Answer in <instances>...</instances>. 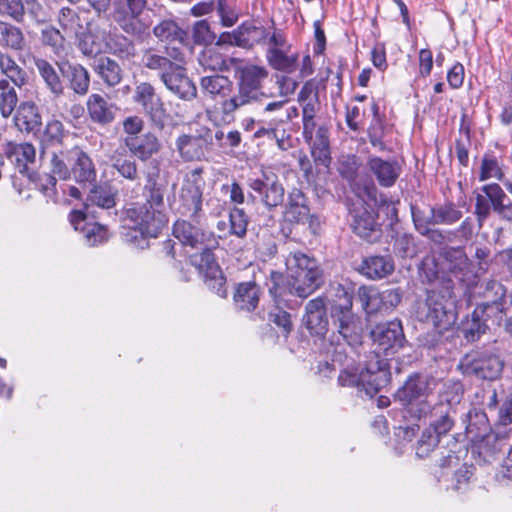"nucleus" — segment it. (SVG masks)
Wrapping results in <instances>:
<instances>
[{"label": "nucleus", "instance_id": "obj_45", "mask_svg": "<svg viewBox=\"0 0 512 512\" xmlns=\"http://www.w3.org/2000/svg\"><path fill=\"white\" fill-rule=\"evenodd\" d=\"M34 63L49 91L56 97L61 96L64 87L54 67L42 58H35Z\"/></svg>", "mask_w": 512, "mask_h": 512}, {"label": "nucleus", "instance_id": "obj_6", "mask_svg": "<svg viewBox=\"0 0 512 512\" xmlns=\"http://www.w3.org/2000/svg\"><path fill=\"white\" fill-rule=\"evenodd\" d=\"M432 291L428 294L424 306L419 312L422 321L431 324L439 333L448 330L456 321L454 301Z\"/></svg>", "mask_w": 512, "mask_h": 512}, {"label": "nucleus", "instance_id": "obj_56", "mask_svg": "<svg viewBox=\"0 0 512 512\" xmlns=\"http://www.w3.org/2000/svg\"><path fill=\"white\" fill-rule=\"evenodd\" d=\"M481 191L489 199L493 211L500 217L508 201L504 190L497 183H492L484 185Z\"/></svg>", "mask_w": 512, "mask_h": 512}, {"label": "nucleus", "instance_id": "obj_13", "mask_svg": "<svg viewBox=\"0 0 512 512\" xmlns=\"http://www.w3.org/2000/svg\"><path fill=\"white\" fill-rule=\"evenodd\" d=\"M202 169L189 172L181 187L180 198L183 203V214L197 217L202 207Z\"/></svg>", "mask_w": 512, "mask_h": 512}, {"label": "nucleus", "instance_id": "obj_26", "mask_svg": "<svg viewBox=\"0 0 512 512\" xmlns=\"http://www.w3.org/2000/svg\"><path fill=\"white\" fill-rule=\"evenodd\" d=\"M217 246V239L215 237L210 238L206 243L195 248L200 252L193 253L189 256L190 263L199 271V273L204 274L205 276L219 274L220 269L212 252V250Z\"/></svg>", "mask_w": 512, "mask_h": 512}, {"label": "nucleus", "instance_id": "obj_8", "mask_svg": "<svg viewBox=\"0 0 512 512\" xmlns=\"http://www.w3.org/2000/svg\"><path fill=\"white\" fill-rule=\"evenodd\" d=\"M126 218L133 223V229L145 238H155L166 225V216L159 209L149 205L135 204L126 210Z\"/></svg>", "mask_w": 512, "mask_h": 512}, {"label": "nucleus", "instance_id": "obj_18", "mask_svg": "<svg viewBox=\"0 0 512 512\" xmlns=\"http://www.w3.org/2000/svg\"><path fill=\"white\" fill-rule=\"evenodd\" d=\"M326 311V303L323 297H316L307 302L302 321L312 336L324 338L327 334L329 321Z\"/></svg>", "mask_w": 512, "mask_h": 512}, {"label": "nucleus", "instance_id": "obj_25", "mask_svg": "<svg viewBox=\"0 0 512 512\" xmlns=\"http://www.w3.org/2000/svg\"><path fill=\"white\" fill-rule=\"evenodd\" d=\"M463 393V385L460 382L448 380L442 383L438 392V400L432 403V414L437 415L438 410H450L451 413H455L457 406L461 403Z\"/></svg>", "mask_w": 512, "mask_h": 512}, {"label": "nucleus", "instance_id": "obj_48", "mask_svg": "<svg viewBox=\"0 0 512 512\" xmlns=\"http://www.w3.org/2000/svg\"><path fill=\"white\" fill-rule=\"evenodd\" d=\"M502 439L494 432H489L487 436L481 437L479 441L472 442L474 452L483 459L484 462H491L502 449Z\"/></svg>", "mask_w": 512, "mask_h": 512}, {"label": "nucleus", "instance_id": "obj_61", "mask_svg": "<svg viewBox=\"0 0 512 512\" xmlns=\"http://www.w3.org/2000/svg\"><path fill=\"white\" fill-rule=\"evenodd\" d=\"M491 178H495L499 181H502L503 183L508 181L504 179V174L496 158L489 155H485L481 162L479 180L486 181Z\"/></svg>", "mask_w": 512, "mask_h": 512}, {"label": "nucleus", "instance_id": "obj_1", "mask_svg": "<svg viewBox=\"0 0 512 512\" xmlns=\"http://www.w3.org/2000/svg\"><path fill=\"white\" fill-rule=\"evenodd\" d=\"M344 177L350 181V187L359 199V205H354L350 209L352 216L351 227L353 231L363 239L372 241L379 232V226L376 222V214L372 206L378 205V189L371 181L361 183L354 178L353 171L343 173Z\"/></svg>", "mask_w": 512, "mask_h": 512}, {"label": "nucleus", "instance_id": "obj_17", "mask_svg": "<svg viewBox=\"0 0 512 512\" xmlns=\"http://www.w3.org/2000/svg\"><path fill=\"white\" fill-rule=\"evenodd\" d=\"M162 83L168 91L184 101L197 97V88L187 76L186 68L181 64L175 66L169 73L162 75Z\"/></svg>", "mask_w": 512, "mask_h": 512}, {"label": "nucleus", "instance_id": "obj_44", "mask_svg": "<svg viewBox=\"0 0 512 512\" xmlns=\"http://www.w3.org/2000/svg\"><path fill=\"white\" fill-rule=\"evenodd\" d=\"M445 267L460 280L469 270V259L462 248H447L444 251Z\"/></svg>", "mask_w": 512, "mask_h": 512}, {"label": "nucleus", "instance_id": "obj_46", "mask_svg": "<svg viewBox=\"0 0 512 512\" xmlns=\"http://www.w3.org/2000/svg\"><path fill=\"white\" fill-rule=\"evenodd\" d=\"M0 71L6 79L19 88L27 83V72L7 53L0 52Z\"/></svg>", "mask_w": 512, "mask_h": 512}, {"label": "nucleus", "instance_id": "obj_55", "mask_svg": "<svg viewBox=\"0 0 512 512\" xmlns=\"http://www.w3.org/2000/svg\"><path fill=\"white\" fill-rule=\"evenodd\" d=\"M58 23L68 36H76L82 29L81 19L71 8L63 7L58 15Z\"/></svg>", "mask_w": 512, "mask_h": 512}, {"label": "nucleus", "instance_id": "obj_42", "mask_svg": "<svg viewBox=\"0 0 512 512\" xmlns=\"http://www.w3.org/2000/svg\"><path fill=\"white\" fill-rule=\"evenodd\" d=\"M64 138V126L61 121L52 119L47 122L40 136V159H44L48 150L61 144Z\"/></svg>", "mask_w": 512, "mask_h": 512}, {"label": "nucleus", "instance_id": "obj_38", "mask_svg": "<svg viewBox=\"0 0 512 512\" xmlns=\"http://www.w3.org/2000/svg\"><path fill=\"white\" fill-rule=\"evenodd\" d=\"M94 71L108 87L118 85L123 78V70L118 62L106 56L96 61Z\"/></svg>", "mask_w": 512, "mask_h": 512}, {"label": "nucleus", "instance_id": "obj_10", "mask_svg": "<svg viewBox=\"0 0 512 512\" xmlns=\"http://www.w3.org/2000/svg\"><path fill=\"white\" fill-rule=\"evenodd\" d=\"M283 218L290 224H308L313 233H316L321 226L320 218L311 213L308 199L299 188L289 191L287 202L284 205Z\"/></svg>", "mask_w": 512, "mask_h": 512}, {"label": "nucleus", "instance_id": "obj_43", "mask_svg": "<svg viewBox=\"0 0 512 512\" xmlns=\"http://www.w3.org/2000/svg\"><path fill=\"white\" fill-rule=\"evenodd\" d=\"M118 190L109 182L95 185L89 193L88 200L103 209H111L116 205Z\"/></svg>", "mask_w": 512, "mask_h": 512}, {"label": "nucleus", "instance_id": "obj_50", "mask_svg": "<svg viewBox=\"0 0 512 512\" xmlns=\"http://www.w3.org/2000/svg\"><path fill=\"white\" fill-rule=\"evenodd\" d=\"M142 64L150 70L157 71L162 80V75L169 73L178 64L164 55L154 53L151 49H147L142 56Z\"/></svg>", "mask_w": 512, "mask_h": 512}, {"label": "nucleus", "instance_id": "obj_24", "mask_svg": "<svg viewBox=\"0 0 512 512\" xmlns=\"http://www.w3.org/2000/svg\"><path fill=\"white\" fill-rule=\"evenodd\" d=\"M234 83L228 77L221 74L204 76L200 79V90L204 97L222 101L229 99L233 91Z\"/></svg>", "mask_w": 512, "mask_h": 512}, {"label": "nucleus", "instance_id": "obj_33", "mask_svg": "<svg viewBox=\"0 0 512 512\" xmlns=\"http://www.w3.org/2000/svg\"><path fill=\"white\" fill-rule=\"evenodd\" d=\"M173 235L184 246H189L193 249L198 248L199 245H203V243H206L210 238H214L212 233L202 231L185 220L175 222Z\"/></svg>", "mask_w": 512, "mask_h": 512}, {"label": "nucleus", "instance_id": "obj_16", "mask_svg": "<svg viewBox=\"0 0 512 512\" xmlns=\"http://www.w3.org/2000/svg\"><path fill=\"white\" fill-rule=\"evenodd\" d=\"M361 378L360 391L363 390L368 396L373 397L389 382L387 364L375 357L365 368H361Z\"/></svg>", "mask_w": 512, "mask_h": 512}, {"label": "nucleus", "instance_id": "obj_41", "mask_svg": "<svg viewBox=\"0 0 512 512\" xmlns=\"http://www.w3.org/2000/svg\"><path fill=\"white\" fill-rule=\"evenodd\" d=\"M466 437L472 442L479 441L492 431L488 417L481 410H471L467 414Z\"/></svg>", "mask_w": 512, "mask_h": 512}, {"label": "nucleus", "instance_id": "obj_12", "mask_svg": "<svg viewBox=\"0 0 512 512\" xmlns=\"http://www.w3.org/2000/svg\"><path fill=\"white\" fill-rule=\"evenodd\" d=\"M371 337L377 354L391 356L404 346L405 336L401 322L398 320L378 324Z\"/></svg>", "mask_w": 512, "mask_h": 512}, {"label": "nucleus", "instance_id": "obj_37", "mask_svg": "<svg viewBox=\"0 0 512 512\" xmlns=\"http://www.w3.org/2000/svg\"><path fill=\"white\" fill-rule=\"evenodd\" d=\"M266 59L273 69L291 74L298 68V53H291L290 50H267Z\"/></svg>", "mask_w": 512, "mask_h": 512}, {"label": "nucleus", "instance_id": "obj_11", "mask_svg": "<svg viewBox=\"0 0 512 512\" xmlns=\"http://www.w3.org/2000/svg\"><path fill=\"white\" fill-rule=\"evenodd\" d=\"M248 185L259 195L261 203L268 210H274L284 204L285 188L275 173L264 171L260 178L249 179Z\"/></svg>", "mask_w": 512, "mask_h": 512}, {"label": "nucleus", "instance_id": "obj_30", "mask_svg": "<svg viewBox=\"0 0 512 512\" xmlns=\"http://www.w3.org/2000/svg\"><path fill=\"white\" fill-rule=\"evenodd\" d=\"M67 162L72 163L70 149L53 150L51 152L50 170L52 175H47V184L42 185V189L45 192H47L50 187L53 188L56 185V177L61 180L71 178V167L68 166Z\"/></svg>", "mask_w": 512, "mask_h": 512}, {"label": "nucleus", "instance_id": "obj_9", "mask_svg": "<svg viewBox=\"0 0 512 512\" xmlns=\"http://www.w3.org/2000/svg\"><path fill=\"white\" fill-rule=\"evenodd\" d=\"M133 101L138 104L151 123L162 129L168 117L165 104L154 86L148 82H141L135 86Z\"/></svg>", "mask_w": 512, "mask_h": 512}, {"label": "nucleus", "instance_id": "obj_51", "mask_svg": "<svg viewBox=\"0 0 512 512\" xmlns=\"http://www.w3.org/2000/svg\"><path fill=\"white\" fill-rule=\"evenodd\" d=\"M113 168L125 179L130 181L139 180L138 165L135 160L127 158L123 153L115 151L111 157Z\"/></svg>", "mask_w": 512, "mask_h": 512}, {"label": "nucleus", "instance_id": "obj_4", "mask_svg": "<svg viewBox=\"0 0 512 512\" xmlns=\"http://www.w3.org/2000/svg\"><path fill=\"white\" fill-rule=\"evenodd\" d=\"M337 300L330 308L333 326L337 333L350 346L361 344L363 336V323L361 318L353 310V295L342 285L336 288Z\"/></svg>", "mask_w": 512, "mask_h": 512}, {"label": "nucleus", "instance_id": "obj_22", "mask_svg": "<svg viewBox=\"0 0 512 512\" xmlns=\"http://www.w3.org/2000/svg\"><path fill=\"white\" fill-rule=\"evenodd\" d=\"M70 222L75 230L83 233L88 246L103 244L109 238L108 230L105 226L98 223H86V215L80 210H74L70 213Z\"/></svg>", "mask_w": 512, "mask_h": 512}, {"label": "nucleus", "instance_id": "obj_36", "mask_svg": "<svg viewBox=\"0 0 512 512\" xmlns=\"http://www.w3.org/2000/svg\"><path fill=\"white\" fill-rule=\"evenodd\" d=\"M236 86L237 92L229 99L221 102V111L225 116H232L236 110L258 100L260 91L249 88L237 81Z\"/></svg>", "mask_w": 512, "mask_h": 512}, {"label": "nucleus", "instance_id": "obj_15", "mask_svg": "<svg viewBox=\"0 0 512 512\" xmlns=\"http://www.w3.org/2000/svg\"><path fill=\"white\" fill-rule=\"evenodd\" d=\"M212 139L211 131L205 128L197 135H180L176 140V148L184 161H199L204 158Z\"/></svg>", "mask_w": 512, "mask_h": 512}, {"label": "nucleus", "instance_id": "obj_34", "mask_svg": "<svg viewBox=\"0 0 512 512\" xmlns=\"http://www.w3.org/2000/svg\"><path fill=\"white\" fill-rule=\"evenodd\" d=\"M236 81L260 91L262 82L268 77V71L263 66L253 64L244 65L238 58V63L233 67Z\"/></svg>", "mask_w": 512, "mask_h": 512}, {"label": "nucleus", "instance_id": "obj_23", "mask_svg": "<svg viewBox=\"0 0 512 512\" xmlns=\"http://www.w3.org/2000/svg\"><path fill=\"white\" fill-rule=\"evenodd\" d=\"M71 178L78 183H92L96 179V169L92 159L78 146L70 149Z\"/></svg>", "mask_w": 512, "mask_h": 512}, {"label": "nucleus", "instance_id": "obj_57", "mask_svg": "<svg viewBox=\"0 0 512 512\" xmlns=\"http://www.w3.org/2000/svg\"><path fill=\"white\" fill-rule=\"evenodd\" d=\"M411 214L415 229L420 234L427 232V230H429L431 226L437 225L433 207H428L427 209H420L415 205H411Z\"/></svg>", "mask_w": 512, "mask_h": 512}, {"label": "nucleus", "instance_id": "obj_27", "mask_svg": "<svg viewBox=\"0 0 512 512\" xmlns=\"http://www.w3.org/2000/svg\"><path fill=\"white\" fill-rule=\"evenodd\" d=\"M394 260L390 255H373L362 260L359 272L372 280L383 279L394 272Z\"/></svg>", "mask_w": 512, "mask_h": 512}, {"label": "nucleus", "instance_id": "obj_39", "mask_svg": "<svg viewBox=\"0 0 512 512\" xmlns=\"http://www.w3.org/2000/svg\"><path fill=\"white\" fill-rule=\"evenodd\" d=\"M107 51L123 60H130L136 55L135 43L123 33L109 34L105 40Z\"/></svg>", "mask_w": 512, "mask_h": 512}, {"label": "nucleus", "instance_id": "obj_5", "mask_svg": "<svg viewBox=\"0 0 512 512\" xmlns=\"http://www.w3.org/2000/svg\"><path fill=\"white\" fill-rule=\"evenodd\" d=\"M148 0H119L114 4L113 19L121 31L134 38H144L153 23Z\"/></svg>", "mask_w": 512, "mask_h": 512}, {"label": "nucleus", "instance_id": "obj_62", "mask_svg": "<svg viewBox=\"0 0 512 512\" xmlns=\"http://www.w3.org/2000/svg\"><path fill=\"white\" fill-rule=\"evenodd\" d=\"M363 309L367 313L375 312L380 307V294L373 287L361 286L357 292Z\"/></svg>", "mask_w": 512, "mask_h": 512}, {"label": "nucleus", "instance_id": "obj_60", "mask_svg": "<svg viewBox=\"0 0 512 512\" xmlns=\"http://www.w3.org/2000/svg\"><path fill=\"white\" fill-rule=\"evenodd\" d=\"M41 40L43 45L49 46L56 55L65 52V38L56 28L51 26L43 29Z\"/></svg>", "mask_w": 512, "mask_h": 512}, {"label": "nucleus", "instance_id": "obj_53", "mask_svg": "<svg viewBox=\"0 0 512 512\" xmlns=\"http://www.w3.org/2000/svg\"><path fill=\"white\" fill-rule=\"evenodd\" d=\"M1 45L15 51H22L25 47V38L20 28L0 23Z\"/></svg>", "mask_w": 512, "mask_h": 512}, {"label": "nucleus", "instance_id": "obj_20", "mask_svg": "<svg viewBox=\"0 0 512 512\" xmlns=\"http://www.w3.org/2000/svg\"><path fill=\"white\" fill-rule=\"evenodd\" d=\"M367 168L385 188L392 187L402 173V167L398 161L384 160L378 156H370L367 160Z\"/></svg>", "mask_w": 512, "mask_h": 512}, {"label": "nucleus", "instance_id": "obj_64", "mask_svg": "<svg viewBox=\"0 0 512 512\" xmlns=\"http://www.w3.org/2000/svg\"><path fill=\"white\" fill-rule=\"evenodd\" d=\"M440 443L441 440L438 438V436L426 429L422 433L421 438L418 440L416 448L417 456L420 458L427 457L434 450V448L438 447Z\"/></svg>", "mask_w": 512, "mask_h": 512}, {"label": "nucleus", "instance_id": "obj_21", "mask_svg": "<svg viewBox=\"0 0 512 512\" xmlns=\"http://www.w3.org/2000/svg\"><path fill=\"white\" fill-rule=\"evenodd\" d=\"M123 143L134 157L143 162L148 161L162 149L159 138L152 132L123 138Z\"/></svg>", "mask_w": 512, "mask_h": 512}, {"label": "nucleus", "instance_id": "obj_32", "mask_svg": "<svg viewBox=\"0 0 512 512\" xmlns=\"http://www.w3.org/2000/svg\"><path fill=\"white\" fill-rule=\"evenodd\" d=\"M6 157L15 165L19 173L26 174L28 164L36 158V149L31 143L8 142L4 147Z\"/></svg>", "mask_w": 512, "mask_h": 512}, {"label": "nucleus", "instance_id": "obj_31", "mask_svg": "<svg viewBox=\"0 0 512 512\" xmlns=\"http://www.w3.org/2000/svg\"><path fill=\"white\" fill-rule=\"evenodd\" d=\"M14 123L21 132L38 131L42 124V117L36 104L32 101L20 103L16 109Z\"/></svg>", "mask_w": 512, "mask_h": 512}, {"label": "nucleus", "instance_id": "obj_3", "mask_svg": "<svg viewBox=\"0 0 512 512\" xmlns=\"http://www.w3.org/2000/svg\"><path fill=\"white\" fill-rule=\"evenodd\" d=\"M439 381L428 374L414 373L397 390L395 397L408 407V412L415 418H427L432 414V402L429 399Z\"/></svg>", "mask_w": 512, "mask_h": 512}, {"label": "nucleus", "instance_id": "obj_14", "mask_svg": "<svg viewBox=\"0 0 512 512\" xmlns=\"http://www.w3.org/2000/svg\"><path fill=\"white\" fill-rule=\"evenodd\" d=\"M26 14L37 23L46 20V11L38 0H0V15L21 23Z\"/></svg>", "mask_w": 512, "mask_h": 512}, {"label": "nucleus", "instance_id": "obj_52", "mask_svg": "<svg viewBox=\"0 0 512 512\" xmlns=\"http://www.w3.org/2000/svg\"><path fill=\"white\" fill-rule=\"evenodd\" d=\"M487 325L481 319L477 310H475L470 317H468L460 327L461 333L468 342L477 341L482 334L486 332Z\"/></svg>", "mask_w": 512, "mask_h": 512}, {"label": "nucleus", "instance_id": "obj_47", "mask_svg": "<svg viewBox=\"0 0 512 512\" xmlns=\"http://www.w3.org/2000/svg\"><path fill=\"white\" fill-rule=\"evenodd\" d=\"M153 35L161 42L183 43L186 32L172 19H164L153 27Z\"/></svg>", "mask_w": 512, "mask_h": 512}, {"label": "nucleus", "instance_id": "obj_2", "mask_svg": "<svg viewBox=\"0 0 512 512\" xmlns=\"http://www.w3.org/2000/svg\"><path fill=\"white\" fill-rule=\"evenodd\" d=\"M288 283L291 294L307 298L323 283V274L315 259L294 251L286 258Z\"/></svg>", "mask_w": 512, "mask_h": 512}, {"label": "nucleus", "instance_id": "obj_28", "mask_svg": "<svg viewBox=\"0 0 512 512\" xmlns=\"http://www.w3.org/2000/svg\"><path fill=\"white\" fill-rule=\"evenodd\" d=\"M199 65L215 72L229 71L238 63V58L223 54L218 46L206 47L198 56Z\"/></svg>", "mask_w": 512, "mask_h": 512}, {"label": "nucleus", "instance_id": "obj_63", "mask_svg": "<svg viewBox=\"0 0 512 512\" xmlns=\"http://www.w3.org/2000/svg\"><path fill=\"white\" fill-rule=\"evenodd\" d=\"M230 232L237 237H244L248 226V217L242 209L234 208L230 214Z\"/></svg>", "mask_w": 512, "mask_h": 512}, {"label": "nucleus", "instance_id": "obj_59", "mask_svg": "<svg viewBox=\"0 0 512 512\" xmlns=\"http://www.w3.org/2000/svg\"><path fill=\"white\" fill-rule=\"evenodd\" d=\"M146 192V202L144 205H149V208L159 209L164 203V189L157 183L155 179L149 177L144 186Z\"/></svg>", "mask_w": 512, "mask_h": 512}, {"label": "nucleus", "instance_id": "obj_58", "mask_svg": "<svg viewBox=\"0 0 512 512\" xmlns=\"http://www.w3.org/2000/svg\"><path fill=\"white\" fill-rule=\"evenodd\" d=\"M433 211L437 225H452L462 217V212L453 203L433 207Z\"/></svg>", "mask_w": 512, "mask_h": 512}, {"label": "nucleus", "instance_id": "obj_35", "mask_svg": "<svg viewBox=\"0 0 512 512\" xmlns=\"http://www.w3.org/2000/svg\"><path fill=\"white\" fill-rule=\"evenodd\" d=\"M86 106L89 117L95 123L106 125L115 118L114 105L100 94H91L87 99Z\"/></svg>", "mask_w": 512, "mask_h": 512}, {"label": "nucleus", "instance_id": "obj_7", "mask_svg": "<svg viewBox=\"0 0 512 512\" xmlns=\"http://www.w3.org/2000/svg\"><path fill=\"white\" fill-rule=\"evenodd\" d=\"M503 361L490 351L471 352L459 362L458 368L463 374L484 380H495L503 370Z\"/></svg>", "mask_w": 512, "mask_h": 512}, {"label": "nucleus", "instance_id": "obj_29", "mask_svg": "<svg viewBox=\"0 0 512 512\" xmlns=\"http://www.w3.org/2000/svg\"><path fill=\"white\" fill-rule=\"evenodd\" d=\"M60 72L68 81L70 89L74 93L84 96L88 93L90 86V74L81 64H71L64 62L58 64Z\"/></svg>", "mask_w": 512, "mask_h": 512}, {"label": "nucleus", "instance_id": "obj_54", "mask_svg": "<svg viewBox=\"0 0 512 512\" xmlns=\"http://www.w3.org/2000/svg\"><path fill=\"white\" fill-rule=\"evenodd\" d=\"M453 414L450 410H438V414H429L428 417H435L436 419L427 428L430 432L437 435L442 441L447 437L448 432L454 426Z\"/></svg>", "mask_w": 512, "mask_h": 512}, {"label": "nucleus", "instance_id": "obj_49", "mask_svg": "<svg viewBox=\"0 0 512 512\" xmlns=\"http://www.w3.org/2000/svg\"><path fill=\"white\" fill-rule=\"evenodd\" d=\"M14 86L8 79H0V114L4 118L12 115L18 103Z\"/></svg>", "mask_w": 512, "mask_h": 512}, {"label": "nucleus", "instance_id": "obj_40", "mask_svg": "<svg viewBox=\"0 0 512 512\" xmlns=\"http://www.w3.org/2000/svg\"><path fill=\"white\" fill-rule=\"evenodd\" d=\"M260 287L255 282L240 283L234 293V301L239 310L253 311L259 302Z\"/></svg>", "mask_w": 512, "mask_h": 512}, {"label": "nucleus", "instance_id": "obj_19", "mask_svg": "<svg viewBox=\"0 0 512 512\" xmlns=\"http://www.w3.org/2000/svg\"><path fill=\"white\" fill-rule=\"evenodd\" d=\"M266 37L267 31L264 27L255 26L251 23H243L233 32L223 33L217 45L223 43L242 48H252Z\"/></svg>", "mask_w": 512, "mask_h": 512}]
</instances>
